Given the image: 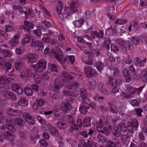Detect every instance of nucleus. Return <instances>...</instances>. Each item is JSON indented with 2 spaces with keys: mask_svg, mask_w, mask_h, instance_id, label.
Masks as SVG:
<instances>
[{
  "mask_svg": "<svg viewBox=\"0 0 147 147\" xmlns=\"http://www.w3.org/2000/svg\"><path fill=\"white\" fill-rule=\"evenodd\" d=\"M105 32L108 34L111 35L113 33H116L117 32V31L115 29H113L112 27H111V28H109Z\"/></svg>",
  "mask_w": 147,
  "mask_h": 147,
  "instance_id": "44",
  "label": "nucleus"
},
{
  "mask_svg": "<svg viewBox=\"0 0 147 147\" xmlns=\"http://www.w3.org/2000/svg\"><path fill=\"white\" fill-rule=\"evenodd\" d=\"M15 67L16 69L21 72V69L22 67V63L20 62H17L15 63Z\"/></svg>",
  "mask_w": 147,
  "mask_h": 147,
  "instance_id": "41",
  "label": "nucleus"
},
{
  "mask_svg": "<svg viewBox=\"0 0 147 147\" xmlns=\"http://www.w3.org/2000/svg\"><path fill=\"white\" fill-rule=\"evenodd\" d=\"M96 125V128L98 131L103 133L107 136L109 135L110 133L109 130L105 126L104 119H100L97 123Z\"/></svg>",
  "mask_w": 147,
  "mask_h": 147,
  "instance_id": "2",
  "label": "nucleus"
},
{
  "mask_svg": "<svg viewBox=\"0 0 147 147\" xmlns=\"http://www.w3.org/2000/svg\"><path fill=\"white\" fill-rule=\"evenodd\" d=\"M24 38L22 40L21 43L22 45H25L27 43L30 42L31 35L29 33L24 34Z\"/></svg>",
  "mask_w": 147,
  "mask_h": 147,
  "instance_id": "13",
  "label": "nucleus"
},
{
  "mask_svg": "<svg viewBox=\"0 0 147 147\" xmlns=\"http://www.w3.org/2000/svg\"><path fill=\"white\" fill-rule=\"evenodd\" d=\"M64 60L65 61L67 60L71 63H73L75 60V57L73 55L65 57Z\"/></svg>",
  "mask_w": 147,
  "mask_h": 147,
  "instance_id": "32",
  "label": "nucleus"
},
{
  "mask_svg": "<svg viewBox=\"0 0 147 147\" xmlns=\"http://www.w3.org/2000/svg\"><path fill=\"white\" fill-rule=\"evenodd\" d=\"M130 39L133 43L135 45L138 44L140 42L139 39L136 36L132 37L130 38Z\"/></svg>",
  "mask_w": 147,
  "mask_h": 147,
  "instance_id": "39",
  "label": "nucleus"
},
{
  "mask_svg": "<svg viewBox=\"0 0 147 147\" xmlns=\"http://www.w3.org/2000/svg\"><path fill=\"white\" fill-rule=\"evenodd\" d=\"M62 75L63 76L62 77L61 79L64 81L65 79L72 80L73 79V76L69 75L65 72H63Z\"/></svg>",
  "mask_w": 147,
  "mask_h": 147,
  "instance_id": "26",
  "label": "nucleus"
},
{
  "mask_svg": "<svg viewBox=\"0 0 147 147\" xmlns=\"http://www.w3.org/2000/svg\"><path fill=\"white\" fill-rule=\"evenodd\" d=\"M4 67L6 70L8 71L11 69L12 65L9 63L6 62L4 63Z\"/></svg>",
  "mask_w": 147,
  "mask_h": 147,
  "instance_id": "54",
  "label": "nucleus"
},
{
  "mask_svg": "<svg viewBox=\"0 0 147 147\" xmlns=\"http://www.w3.org/2000/svg\"><path fill=\"white\" fill-rule=\"evenodd\" d=\"M11 88L13 90L15 91L19 94H22L23 90L20 86L16 83H13L11 85Z\"/></svg>",
  "mask_w": 147,
  "mask_h": 147,
  "instance_id": "8",
  "label": "nucleus"
},
{
  "mask_svg": "<svg viewBox=\"0 0 147 147\" xmlns=\"http://www.w3.org/2000/svg\"><path fill=\"white\" fill-rule=\"evenodd\" d=\"M5 121L8 124L6 125L7 128L11 131H15V128L13 125V119H6Z\"/></svg>",
  "mask_w": 147,
  "mask_h": 147,
  "instance_id": "14",
  "label": "nucleus"
},
{
  "mask_svg": "<svg viewBox=\"0 0 147 147\" xmlns=\"http://www.w3.org/2000/svg\"><path fill=\"white\" fill-rule=\"evenodd\" d=\"M18 43L19 42L18 40H16L14 39L11 40L9 42L11 49H13L14 47L16 46L18 44Z\"/></svg>",
  "mask_w": 147,
  "mask_h": 147,
  "instance_id": "35",
  "label": "nucleus"
},
{
  "mask_svg": "<svg viewBox=\"0 0 147 147\" xmlns=\"http://www.w3.org/2000/svg\"><path fill=\"white\" fill-rule=\"evenodd\" d=\"M55 55L56 58L59 61H61L63 58V53L61 51H58L56 53H55Z\"/></svg>",
  "mask_w": 147,
  "mask_h": 147,
  "instance_id": "36",
  "label": "nucleus"
},
{
  "mask_svg": "<svg viewBox=\"0 0 147 147\" xmlns=\"http://www.w3.org/2000/svg\"><path fill=\"white\" fill-rule=\"evenodd\" d=\"M113 75L116 76H119V69L116 68H114L112 69V70Z\"/></svg>",
  "mask_w": 147,
  "mask_h": 147,
  "instance_id": "58",
  "label": "nucleus"
},
{
  "mask_svg": "<svg viewBox=\"0 0 147 147\" xmlns=\"http://www.w3.org/2000/svg\"><path fill=\"white\" fill-rule=\"evenodd\" d=\"M110 83L111 85L114 86L116 85V79L113 78L112 77H110L109 78Z\"/></svg>",
  "mask_w": 147,
  "mask_h": 147,
  "instance_id": "61",
  "label": "nucleus"
},
{
  "mask_svg": "<svg viewBox=\"0 0 147 147\" xmlns=\"http://www.w3.org/2000/svg\"><path fill=\"white\" fill-rule=\"evenodd\" d=\"M62 110L64 112H66L67 110H70L71 109V105L68 102H66L61 105Z\"/></svg>",
  "mask_w": 147,
  "mask_h": 147,
  "instance_id": "15",
  "label": "nucleus"
},
{
  "mask_svg": "<svg viewBox=\"0 0 147 147\" xmlns=\"http://www.w3.org/2000/svg\"><path fill=\"white\" fill-rule=\"evenodd\" d=\"M113 133L117 137H119L121 135V132L117 127L114 128L113 130Z\"/></svg>",
  "mask_w": 147,
  "mask_h": 147,
  "instance_id": "29",
  "label": "nucleus"
},
{
  "mask_svg": "<svg viewBox=\"0 0 147 147\" xmlns=\"http://www.w3.org/2000/svg\"><path fill=\"white\" fill-rule=\"evenodd\" d=\"M111 42V40L109 38H105L103 47H104L106 50H109L110 49L109 45Z\"/></svg>",
  "mask_w": 147,
  "mask_h": 147,
  "instance_id": "20",
  "label": "nucleus"
},
{
  "mask_svg": "<svg viewBox=\"0 0 147 147\" xmlns=\"http://www.w3.org/2000/svg\"><path fill=\"white\" fill-rule=\"evenodd\" d=\"M35 102L40 107L45 104L44 100L41 98L36 99Z\"/></svg>",
  "mask_w": 147,
  "mask_h": 147,
  "instance_id": "55",
  "label": "nucleus"
},
{
  "mask_svg": "<svg viewBox=\"0 0 147 147\" xmlns=\"http://www.w3.org/2000/svg\"><path fill=\"white\" fill-rule=\"evenodd\" d=\"M33 32L35 34L38 38H40L42 35L41 31L39 29H37L36 30H33Z\"/></svg>",
  "mask_w": 147,
  "mask_h": 147,
  "instance_id": "49",
  "label": "nucleus"
},
{
  "mask_svg": "<svg viewBox=\"0 0 147 147\" xmlns=\"http://www.w3.org/2000/svg\"><path fill=\"white\" fill-rule=\"evenodd\" d=\"M141 75L144 81L146 82L147 81V71L145 70H143L141 72Z\"/></svg>",
  "mask_w": 147,
  "mask_h": 147,
  "instance_id": "43",
  "label": "nucleus"
},
{
  "mask_svg": "<svg viewBox=\"0 0 147 147\" xmlns=\"http://www.w3.org/2000/svg\"><path fill=\"white\" fill-rule=\"evenodd\" d=\"M107 142L108 143L106 147H116V144H118L119 143L118 141L116 142V143L110 141H108Z\"/></svg>",
  "mask_w": 147,
  "mask_h": 147,
  "instance_id": "45",
  "label": "nucleus"
},
{
  "mask_svg": "<svg viewBox=\"0 0 147 147\" xmlns=\"http://www.w3.org/2000/svg\"><path fill=\"white\" fill-rule=\"evenodd\" d=\"M97 138L102 143L107 142L108 141V140L106 138L100 134H98V135Z\"/></svg>",
  "mask_w": 147,
  "mask_h": 147,
  "instance_id": "38",
  "label": "nucleus"
},
{
  "mask_svg": "<svg viewBox=\"0 0 147 147\" xmlns=\"http://www.w3.org/2000/svg\"><path fill=\"white\" fill-rule=\"evenodd\" d=\"M78 129V128L77 125H75L74 123L71 124L70 127L69 128V131L71 132H73L74 131Z\"/></svg>",
  "mask_w": 147,
  "mask_h": 147,
  "instance_id": "48",
  "label": "nucleus"
},
{
  "mask_svg": "<svg viewBox=\"0 0 147 147\" xmlns=\"http://www.w3.org/2000/svg\"><path fill=\"white\" fill-rule=\"evenodd\" d=\"M27 57L29 61L31 63H33L36 61L37 58V55L35 53L27 55Z\"/></svg>",
  "mask_w": 147,
  "mask_h": 147,
  "instance_id": "16",
  "label": "nucleus"
},
{
  "mask_svg": "<svg viewBox=\"0 0 147 147\" xmlns=\"http://www.w3.org/2000/svg\"><path fill=\"white\" fill-rule=\"evenodd\" d=\"M91 119L89 117H87L84 118L83 120L84 125L86 127H90L91 126Z\"/></svg>",
  "mask_w": 147,
  "mask_h": 147,
  "instance_id": "25",
  "label": "nucleus"
},
{
  "mask_svg": "<svg viewBox=\"0 0 147 147\" xmlns=\"http://www.w3.org/2000/svg\"><path fill=\"white\" fill-rule=\"evenodd\" d=\"M72 13V12L71 11H68L66 9L62 15H61V14H59L58 15V17L60 18L61 20L63 21L65 19H68Z\"/></svg>",
  "mask_w": 147,
  "mask_h": 147,
  "instance_id": "12",
  "label": "nucleus"
},
{
  "mask_svg": "<svg viewBox=\"0 0 147 147\" xmlns=\"http://www.w3.org/2000/svg\"><path fill=\"white\" fill-rule=\"evenodd\" d=\"M87 143L91 147H96V144L95 143L93 142L92 141L88 140L87 141Z\"/></svg>",
  "mask_w": 147,
  "mask_h": 147,
  "instance_id": "63",
  "label": "nucleus"
},
{
  "mask_svg": "<svg viewBox=\"0 0 147 147\" xmlns=\"http://www.w3.org/2000/svg\"><path fill=\"white\" fill-rule=\"evenodd\" d=\"M2 52L5 57H10L13 55L11 51L3 49Z\"/></svg>",
  "mask_w": 147,
  "mask_h": 147,
  "instance_id": "30",
  "label": "nucleus"
},
{
  "mask_svg": "<svg viewBox=\"0 0 147 147\" xmlns=\"http://www.w3.org/2000/svg\"><path fill=\"white\" fill-rule=\"evenodd\" d=\"M63 86L61 82H60L58 80H56L52 88L54 91L58 93Z\"/></svg>",
  "mask_w": 147,
  "mask_h": 147,
  "instance_id": "9",
  "label": "nucleus"
},
{
  "mask_svg": "<svg viewBox=\"0 0 147 147\" xmlns=\"http://www.w3.org/2000/svg\"><path fill=\"white\" fill-rule=\"evenodd\" d=\"M32 75L31 72L29 70L27 69L25 71L24 73L20 74V76L22 78H24L25 77H31Z\"/></svg>",
  "mask_w": 147,
  "mask_h": 147,
  "instance_id": "24",
  "label": "nucleus"
},
{
  "mask_svg": "<svg viewBox=\"0 0 147 147\" xmlns=\"http://www.w3.org/2000/svg\"><path fill=\"white\" fill-rule=\"evenodd\" d=\"M19 103L21 106L24 107L27 106L28 105V102L27 100L24 98H21L20 99Z\"/></svg>",
  "mask_w": 147,
  "mask_h": 147,
  "instance_id": "33",
  "label": "nucleus"
},
{
  "mask_svg": "<svg viewBox=\"0 0 147 147\" xmlns=\"http://www.w3.org/2000/svg\"><path fill=\"white\" fill-rule=\"evenodd\" d=\"M12 121L14 122L15 124L19 125H22L24 124L23 121L19 118H17L14 120L13 119Z\"/></svg>",
  "mask_w": 147,
  "mask_h": 147,
  "instance_id": "42",
  "label": "nucleus"
},
{
  "mask_svg": "<svg viewBox=\"0 0 147 147\" xmlns=\"http://www.w3.org/2000/svg\"><path fill=\"white\" fill-rule=\"evenodd\" d=\"M84 71L88 77H90L92 76H95L97 75L95 69L88 66L85 67Z\"/></svg>",
  "mask_w": 147,
  "mask_h": 147,
  "instance_id": "6",
  "label": "nucleus"
},
{
  "mask_svg": "<svg viewBox=\"0 0 147 147\" xmlns=\"http://www.w3.org/2000/svg\"><path fill=\"white\" fill-rule=\"evenodd\" d=\"M13 30V27L10 25H7L5 26V31L7 32H11Z\"/></svg>",
  "mask_w": 147,
  "mask_h": 147,
  "instance_id": "62",
  "label": "nucleus"
},
{
  "mask_svg": "<svg viewBox=\"0 0 147 147\" xmlns=\"http://www.w3.org/2000/svg\"><path fill=\"white\" fill-rule=\"evenodd\" d=\"M77 1H73L70 5V11L73 13L77 12L78 10L77 9Z\"/></svg>",
  "mask_w": 147,
  "mask_h": 147,
  "instance_id": "21",
  "label": "nucleus"
},
{
  "mask_svg": "<svg viewBox=\"0 0 147 147\" xmlns=\"http://www.w3.org/2000/svg\"><path fill=\"white\" fill-rule=\"evenodd\" d=\"M24 92L25 94L28 96H31L33 93L31 89L28 87H26L25 88Z\"/></svg>",
  "mask_w": 147,
  "mask_h": 147,
  "instance_id": "47",
  "label": "nucleus"
},
{
  "mask_svg": "<svg viewBox=\"0 0 147 147\" xmlns=\"http://www.w3.org/2000/svg\"><path fill=\"white\" fill-rule=\"evenodd\" d=\"M108 105L109 109L111 112L113 113H116L118 112V109L115 105L111 103H109Z\"/></svg>",
  "mask_w": 147,
  "mask_h": 147,
  "instance_id": "22",
  "label": "nucleus"
},
{
  "mask_svg": "<svg viewBox=\"0 0 147 147\" xmlns=\"http://www.w3.org/2000/svg\"><path fill=\"white\" fill-rule=\"evenodd\" d=\"M78 86L79 84L78 83L75 82H72L71 85L68 87V88L69 89H71L74 88H78Z\"/></svg>",
  "mask_w": 147,
  "mask_h": 147,
  "instance_id": "52",
  "label": "nucleus"
},
{
  "mask_svg": "<svg viewBox=\"0 0 147 147\" xmlns=\"http://www.w3.org/2000/svg\"><path fill=\"white\" fill-rule=\"evenodd\" d=\"M8 81V79L6 76H0V84L2 85L1 87L2 88L3 87V85H4Z\"/></svg>",
  "mask_w": 147,
  "mask_h": 147,
  "instance_id": "27",
  "label": "nucleus"
},
{
  "mask_svg": "<svg viewBox=\"0 0 147 147\" xmlns=\"http://www.w3.org/2000/svg\"><path fill=\"white\" fill-rule=\"evenodd\" d=\"M123 61L126 64L129 65L131 64L132 62L131 59L129 56L124 59Z\"/></svg>",
  "mask_w": 147,
  "mask_h": 147,
  "instance_id": "59",
  "label": "nucleus"
},
{
  "mask_svg": "<svg viewBox=\"0 0 147 147\" xmlns=\"http://www.w3.org/2000/svg\"><path fill=\"white\" fill-rule=\"evenodd\" d=\"M126 21L124 19H117L115 21V23L116 24L121 25L123 24H125L126 23Z\"/></svg>",
  "mask_w": 147,
  "mask_h": 147,
  "instance_id": "46",
  "label": "nucleus"
},
{
  "mask_svg": "<svg viewBox=\"0 0 147 147\" xmlns=\"http://www.w3.org/2000/svg\"><path fill=\"white\" fill-rule=\"evenodd\" d=\"M24 13H25L26 15H30L31 16L33 17L34 16L33 11L31 9H28L27 11H24Z\"/></svg>",
  "mask_w": 147,
  "mask_h": 147,
  "instance_id": "56",
  "label": "nucleus"
},
{
  "mask_svg": "<svg viewBox=\"0 0 147 147\" xmlns=\"http://www.w3.org/2000/svg\"><path fill=\"white\" fill-rule=\"evenodd\" d=\"M31 46L36 51H42L43 49V44L39 40L32 39Z\"/></svg>",
  "mask_w": 147,
  "mask_h": 147,
  "instance_id": "3",
  "label": "nucleus"
},
{
  "mask_svg": "<svg viewBox=\"0 0 147 147\" xmlns=\"http://www.w3.org/2000/svg\"><path fill=\"white\" fill-rule=\"evenodd\" d=\"M23 116L25 120L31 125H34L35 121L32 117L28 113H23Z\"/></svg>",
  "mask_w": 147,
  "mask_h": 147,
  "instance_id": "11",
  "label": "nucleus"
},
{
  "mask_svg": "<svg viewBox=\"0 0 147 147\" xmlns=\"http://www.w3.org/2000/svg\"><path fill=\"white\" fill-rule=\"evenodd\" d=\"M47 62L43 59L40 60L37 64H36L34 67L35 71L37 72H41L46 68Z\"/></svg>",
  "mask_w": 147,
  "mask_h": 147,
  "instance_id": "4",
  "label": "nucleus"
},
{
  "mask_svg": "<svg viewBox=\"0 0 147 147\" xmlns=\"http://www.w3.org/2000/svg\"><path fill=\"white\" fill-rule=\"evenodd\" d=\"M41 77L37 74L35 75L34 78V82L36 83H39L41 81Z\"/></svg>",
  "mask_w": 147,
  "mask_h": 147,
  "instance_id": "50",
  "label": "nucleus"
},
{
  "mask_svg": "<svg viewBox=\"0 0 147 147\" xmlns=\"http://www.w3.org/2000/svg\"><path fill=\"white\" fill-rule=\"evenodd\" d=\"M48 71L50 73L52 72H57V70L56 65L54 63H49L48 65Z\"/></svg>",
  "mask_w": 147,
  "mask_h": 147,
  "instance_id": "17",
  "label": "nucleus"
},
{
  "mask_svg": "<svg viewBox=\"0 0 147 147\" xmlns=\"http://www.w3.org/2000/svg\"><path fill=\"white\" fill-rule=\"evenodd\" d=\"M63 7L62 3L60 1L57 2V5L56 7V10L58 15L61 14V11Z\"/></svg>",
  "mask_w": 147,
  "mask_h": 147,
  "instance_id": "23",
  "label": "nucleus"
},
{
  "mask_svg": "<svg viewBox=\"0 0 147 147\" xmlns=\"http://www.w3.org/2000/svg\"><path fill=\"white\" fill-rule=\"evenodd\" d=\"M96 66L97 69L100 71L104 68V64L101 61H98L96 63Z\"/></svg>",
  "mask_w": 147,
  "mask_h": 147,
  "instance_id": "31",
  "label": "nucleus"
},
{
  "mask_svg": "<svg viewBox=\"0 0 147 147\" xmlns=\"http://www.w3.org/2000/svg\"><path fill=\"white\" fill-rule=\"evenodd\" d=\"M146 60L145 58L142 61L138 57H136L134 60L135 64L138 67H143L144 66Z\"/></svg>",
  "mask_w": 147,
  "mask_h": 147,
  "instance_id": "7",
  "label": "nucleus"
},
{
  "mask_svg": "<svg viewBox=\"0 0 147 147\" xmlns=\"http://www.w3.org/2000/svg\"><path fill=\"white\" fill-rule=\"evenodd\" d=\"M19 136L21 140L25 141L27 138V136L26 134L22 131L19 132Z\"/></svg>",
  "mask_w": 147,
  "mask_h": 147,
  "instance_id": "37",
  "label": "nucleus"
},
{
  "mask_svg": "<svg viewBox=\"0 0 147 147\" xmlns=\"http://www.w3.org/2000/svg\"><path fill=\"white\" fill-rule=\"evenodd\" d=\"M83 20L81 19L75 21L74 24V26L76 27L79 28L83 24Z\"/></svg>",
  "mask_w": 147,
  "mask_h": 147,
  "instance_id": "40",
  "label": "nucleus"
},
{
  "mask_svg": "<svg viewBox=\"0 0 147 147\" xmlns=\"http://www.w3.org/2000/svg\"><path fill=\"white\" fill-rule=\"evenodd\" d=\"M80 96L82 98V101H88L89 100L87 98L86 91L85 89L82 88L81 89Z\"/></svg>",
  "mask_w": 147,
  "mask_h": 147,
  "instance_id": "19",
  "label": "nucleus"
},
{
  "mask_svg": "<svg viewBox=\"0 0 147 147\" xmlns=\"http://www.w3.org/2000/svg\"><path fill=\"white\" fill-rule=\"evenodd\" d=\"M127 42L128 41H124L121 39H118L117 43L121 47L123 48H126L127 45L126 42Z\"/></svg>",
  "mask_w": 147,
  "mask_h": 147,
  "instance_id": "28",
  "label": "nucleus"
},
{
  "mask_svg": "<svg viewBox=\"0 0 147 147\" xmlns=\"http://www.w3.org/2000/svg\"><path fill=\"white\" fill-rule=\"evenodd\" d=\"M85 53L87 55L88 57L90 60H93L94 57V54L91 52L86 51Z\"/></svg>",
  "mask_w": 147,
  "mask_h": 147,
  "instance_id": "60",
  "label": "nucleus"
},
{
  "mask_svg": "<svg viewBox=\"0 0 147 147\" xmlns=\"http://www.w3.org/2000/svg\"><path fill=\"white\" fill-rule=\"evenodd\" d=\"M3 94L4 96L7 98L13 100H15L16 99V96L13 93L8 91H4Z\"/></svg>",
  "mask_w": 147,
  "mask_h": 147,
  "instance_id": "18",
  "label": "nucleus"
},
{
  "mask_svg": "<svg viewBox=\"0 0 147 147\" xmlns=\"http://www.w3.org/2000/svg\"><path fill=\"white\" fill-rule=\"evenodd\" d=\"M136 90L137 89L136 88L133 87H131L129 90V95H131L134 94L136 92Z\"/></svg>",
  "mask_w": 147,
  "mask_h": 147,
  "instance_id": "64",
  "label": "nucleus"
},
{
  "mask_svg": "<svg viewBox=\"0 0 147 147\" xmlns=\"http://www.w3.org/2000/svg\"><path fill=\"white\" fill-rule=\"evenodd\" d=\"M120 137L121 140L123 142H129V140L130 138L128 134H121Z\"/></svg>",
  "mask_w": 147,
  "mask_h": 147,
  "instance_id": "34",
  "label": "nucleus"
},
{
  "mask_svg": "<svg viewBox=\"0 0 147 147\" xmlns=\"http://www.w3.org/2000/svg\"><path fill=\"white\" fill-rule=\"evenodd\" d=\"M24 23L26 27H27L30 29H33L34 28L33 24L31 23L26 21H24Z\"/></svg>",
  "mask_w": 147,
  "mask_h": 147,
  "instance_id": "57",
  "label": "nucleus"
},
{
  "mask_svg": "<svg viewBox=\"0 0 147 147\" xmlns=\"http://www.w3.org/2000/svg\"><path fill=\"white\" fill-rule=\"evenodd\" d=\"M58 126L61 129L65 128L66 127V124L65 122L58 121L57 122Z\"/></svg>",
  "mask_w": 147,
  "mask_h": 147,
  "instance_id": "51",
  "label": "nucleus"
},
{
  "mask_svg": "<svg viewBox=\"0 0 147 147\" xmlns=\"http://www.w3.org/2000/svg\"><path fill=\"white\" fill-rule=\"evenodd\" d=\"M53 135H57L58 134V130L56 129L54 126L49 131Z\"/></svg>",
  "mask_w": 147,
  "mask_h": 147,
  "instance_id": "53",
  "label": "nucleus"
},
{
  "mask_svg": "<svg viewBox=\"0 0 147 147\" xmlns=\"http://www.w3.org/2000/svg\"><path fill=\"white\" fill-rule=\"evenodd\" d=\"M82 104L80 107L79 111L81 113L86 115L88 112V109L90 107L88 103L89 101L82 100Z\"/></svg>",
  "mask_w": 147,
  "mask_h": 147,
  "instance_id": "5",
  "label": "nucleus"
},
{
  "mask_svg": "<svg viewBox=\"0 0 147 147\" xmlns=\"http://www.w3.org/2000/svg\"><path fill=\"white\" fill-rule=\"evenodd\" d=\"M138 126V124L137 120L132 118L131 121L127 122V126L123 123H121L117 127L121 131L125 132L127 131L129 133H132L134 130H136L137 129Z\"/></svg>",
  "mask_w": 147,
  "mask_h": 147,
  "instance_id": "1",
  "label": "nucleus"
},
{
  "mask_svg": "<svg viewBox=\"0 0 147 147\" xmlns=\"http://www.w3.org/2000/svg\"><path fill=\"white\" fill-rule=\"evenodd\" d=\"M3 136L7 140L10 141H13L15 139L14 134L8 131H5L3 133Z\"/></svg>",
  "mask_w": 147,
  "mask_h": 147,
  "instance_id": "10",
  "label": "nucleus"
}]
</instances>
